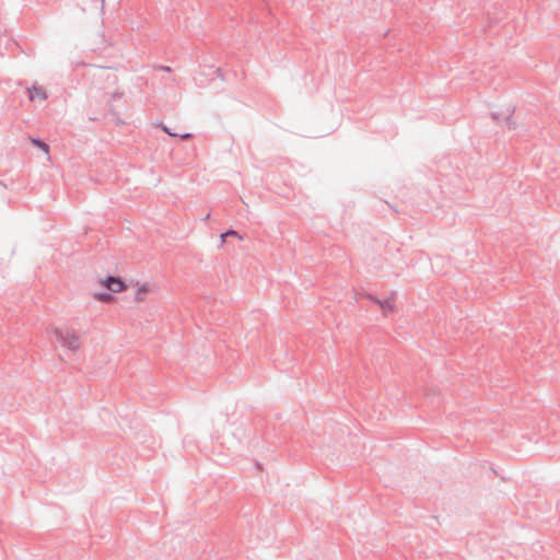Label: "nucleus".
<instances>
[{"label": "nucleus", "instance_id": "nucleus-1", "mask_svg": "<svg viewBox=\"0 0 560 560\" xmlns=\"http://www.w3.org/2000/svg\"><path fill=\"white\" fill-rule=\"evenodd\" d=\"M51 334L56 338L58 342H60L61 347L75 352L79 350L81 342L79 336L74 331H63L59 328H54Z\"/></svg>", "mask_w": 560, "mask_h": 560}, {"label": "nucleus", "instance_id": "nucleus-2", "mask_svg": "<svg viewBox=\"0 0 560 560\" xmlns=\"http://www.w3.org/2000/svg\"><path fill=\"white\" fill-rule=\"evenodd\" d=\"M514 113V107H506V109L502 113H499V112H493L492 113V118L495 122L498 124H501L502 121L505 122L508 129H515L516 125L515 122L512 120V115Z\"/></svg>", "mask_w": 560, "mask_h": 560}, {"label": "nucleus", "instance_id": "nucleus-3", "mask_svg": "<svg viewBox=\"0 0 560 560\" xmlns=\"http://www.w3.org/2000/svg\"><path fill=\"white\" fill-rule=\"evenodd\" d=\"M102 284L112 293H118L126 289V284L120 277L108 276L102 280Z\"/></svg>", "mask_w": 560, "mask_h": 560}, {"label": "nucleus", "instance_id": "nucleus-4", "mask_svg": "<svg viewBox=\"0 0 560 560\" xmlns=\"http://www.w3.org/2000/svg\"><path fill=\"white\" fill-rule=\"evenodd\" d=\"M28 98L31 102L45 101L48 98V93L45 88L33 84L27 88Z\"/></svg>", "mask_w": 560, "mask_h": 560}, {"label": "nucleus", "instance_id": "nucleus-5", "mask_svg": "<svg viewBox=\"0 0 560 560\" xmlns=\"http://www.w3.org/2000/svg\"><path fill=\"white\" fill-rule=\"evenodd\" d=\"M370 299L372 301H374L375 303H377L381 306V308L383 311H385V312L386 311H393V308H394V299L393 298H388V299H385L383 301L378 300L376 298H373V296H370Z\"/></svg>", "mask_w": 560, "mask_h": 560}, {"label": "nucleus", "instance_id": "nucleus-6", "mask_svg": "<svg viewBox=\"0 0 560 560\" xmlns=\"http://www.w3.org/2000/svg\"><path fill=\"white\" fill-rule=\"evenodd\" d=\"M32 143L37 147L39 150L48 153L49 152V145L39 138H31Z\"/></svg>", "mask_w": 560, "mask_h": 560}, {"label": "nucleus", "instance_id": "nucleus-7", "mask_svg": "<svg viewBox=\"0 0 560 560\" xmlns=\"http://www.w3.org/2000/svg\"><path fill=\"white\" fill-rule=\"evenodd\" d=\"M228 236H235V237H237V238L242 240V236L238 234V232H237V231H235V230H233V229H229L228 231H225L224 233H222V234L220 235V238H221L222 243H224V242H225V238H226Z\"/></svg>", "mask_w": 560, "mask_h": 560}, {"label": "nucleus", "instance_id": "nucleus-8", "mask_svg": "<svg viewBox=\"0 0 560 560\" xmlns=\"http://www.w3.org/2000/svg\"><path fill=\"white\" fill-rule=\"evenodd\" d=\"M95 298L98 301L108 302V301L113 300L114 296H113L112 292H102V293H96Z\"/></svg>", "mask_w": 560, "mask_h": 560}, {"label": "nucleus", "instance_id": "nucleus-9", "mask_svg": "<svg viewBox=\"0 0 560 560\" xmlns=\"http://www.w3.org/2000/svg\"><path fill=\"white\" fill-rule=\"evenodd\" d=\"M162 130H163L165 133H167V135H170V136H172V137H180L182 139H187V138L191 137V133H184V135L173 133V132L170 130V128H167L166 126H162Z\"/></svg>", "mask_w": 560, "mask_h": 560}, {"label": "nucleus", "instance_id": "nucleus-10", "mask_svg": "<svg viewBox=\"0 0 560 560\" xmlns=\"http://www.w3.org/2000/svg\"><path fill=\"white\" fill-rule=\"evenodd\" d=\"M147 291H148V289H147V287H144V285H143V287H141V288H139V289H138V291H137V293H136V295H135V300H136V301H141V300H142V293H144V292H147Z\"/></svg>", "mask_w": 560, "mask_h": 560}, {"label": "nucleus", "instance_id": "nucleus-11", "mask_svg": "<svg viewBox=\"0 0 560 560\" xmlns=\"http://www.w3.org/2000/svg\"><path fill=\"white\" fill-rule=\"evenodd\" d=\"M155 69L161 70V71H165V72H171L172 71L171 67L163 66V65L155 66Z\"/></svg>", "mask_w": 560, "mask_h": 560}]
</instances>
